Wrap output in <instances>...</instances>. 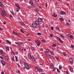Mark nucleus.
Instances as JSON below:
<instances>
[{
  "mask_svg": "<svg viewBox=\"0 0 74 74\" xmlns=\"http://www.w3.org/2000/svg\"><path fill=\"white\" fill-rule=\"evenodd\" d=\"M32 26L34 28H36L38 27L37 25H40V23L39 21H36L35 22V23H32Z\"/></svg>",
  "mask_w": 74,
  "mask_h": 74,
  "instance_id": "obj_1",
  "label": "nucleus"
},
{
  "mask_svg": "<svg viewBox=\"0 0 74 74\" xmlns=\"http://www.w3.org/2000/svg\"><path fill=\"white\" fill-rule=\"evenodd\" d=\"M1 13H0V14L3 17H5V16H7V14L3 10H1Z\"/></svg>",
  "mask_w": 74,
  "mask_h": 74,
  "instance_id": "obj_2",
  "label": "nucleus"
},
{
  "mask_svg": "<svg viewBox=\"0 0 74 74\" xmlns=\"http://www.w3.org/2000/svg\"><path fill=\"white\" fill-rule=\"evenodd\" d=\"M24 65L25 68L27 70H29V66L28 65L27 63H26V62H24Z\"/></svg>",
  "mask_w": 74,
  "mask_h": 74,
  "instance_id": "obj_3",
  "label": "nucleus"
},
{
  "mask_svg": "<svg viewBox=\"0 0 74 74\" xmlns=\"http://www.w3.org/2000/svg\"><path fill=\"white\" fill-rule=\"evenodd\" d=\"M35 42H36L37 44V45L39 47L40 45L41 44V42H40V41L39 40H36L35 41Z\"/></svg>",
  "mask_w": 74,
  "mask_h": 74,
  "instance_id": "obj_4",
  "label": "nucleus"
},
{
  "mask_svg": "<svg viewBox=\"0 0 74 74\" xmlns=\"http://www.w3.org/2000/svg\"><path fill=\"white\" fill-rule=\"evenodd\" d=\"M35 69L36 70H38V71L39 72H42V69L41 68H39L36 66L35 67Z\"/></svg>",
  "mask_w": 74,
  "mask_h": 74,
  "instance_id": "obj_5",
  "label": "nucleus"
},
{
  "mask_svg": "<svg viewBox=\"0 0 74 74\" xmlns=\"http://www.w3.org/2000/svg\"><path fill=\"white\" fill-rule=\"evenodd\" d=\"M28 58L29 60H31L32 59V54H30V53H29L28 54Z\"/></svg>",
  "mask_w": 74,
  "mask_h": 74,
  "instance_id": "obj_6",
  "label": "nucleus"
},
{
  "mask_svg": "<svg viewBox=\"0 0 74 74\" xmlns=\"http://www.w3.org/2000/svg\"><path fill=\"white\" fill-rule=\"evenodd\" d=\"M46 55H47L48 54V53H49V50L48 49H46V51H44Z\"/></svg>",
  "mask_w": 74,
  "mask_h": 74,
  "instance_id": "obj_7",
  "label": "nucleus"
},
{
  "mask_svg": "<svg viewBox=\"0 0 74 74\" xmlns=\"http://www.w3.org/2000/svg\"><path fill=\"white\" fill-rule=\"evenodd\" d=\"M68 36L70 38H73V36L71 35L70 34H68Z\"/></svg>",
  "mask_w": 74,
  "mask_h": 74,
  "instance_id": "obj_8",
  "label": "nucleus"
},
{
  "mask_svg": "<svg viewBox=\"0 0 74 74\" xmlns=\"http://www.w3.org/2000/svg\"><path fill=\"white\" fill-rule=\"evenodd\" d=\"M1 62L3 66H5V62L4 61V60H1Z\"/></svg>",
  "mask_w": 74,
  "mask_h": 74,
  "instance_id": "obj_9",
  "label": "nucleus"
},
{
  "mask_svg": "<svg viewBox=\"0 0 74 74\" xmlns=\"http://www.w3.org/2000/svg\"><path fill=\"white\" fill-rule=\"evenodd\" d=\"M69 61L71 63H73V60L71 58H69Z\"/></svg>",
  "mask_w": 74,
  "mask_h": 74,
  "instance_id": "obj_10",
  "label": "nucleus"
},
{
  "mask_svg": "<svg viewBox=\"0 0 74 74\" xmlns=\"http://www.w3.org/2000/svg\"><path fill=\"white\" fill-rule=\"evenodd\" d=\"M66 14V12H64V11H62L60 12L61 15H64V14Z\"/></svg>",
  "mask_w": 74,
  "mask_h": 74,
  "instance_id": "obj_11",
  "label": "nucleus"
},
{
  "mask_svg": "<svg viewBox=\"0 0 74 74\" xmlns=\"http://www.w3.org/2000/svg\"><path fill=\"white\" fill-rule=\"evenodd\" d=\"M0 53H1L2 55H4V51L3 50H0Z\"/></svg>",
  "mask_w": 74,
  "mask_h": 74,
  "instance_id": "obj_12",
  "label": "nucleus"
},
{
  "mask_svg": "<svg viewBox=\"0 0 74 74\" xmlns=\"http://www.w3.org/2000/svg\"><path fill=\"white\" fill-rule=\"evenodd\" d=\"M38 20L39 22H42L43 20L42 19L40 18H38Z\"/></svg>",
  "mask_w": 74,
  "mask_h": 74,
  "instance_id": "obj_13",
  "label": "nucleus"
},
{
  "mask_svg": "<svg viewBox=\"0 0 74 74\" xmlns=\"http://www.w3.org/2000/svg\"><path fill=\"white\" fill-rule=\"evenodd\" d=\"M15 6H16V7H17V8H20V7H19V5L17 3H15Z\"/></svg>",
  "mask_w": 74,
  "mask_h": 74,
  "instance_id": "obj_14",
  "label": "nucleus"
},
{
  "mask_svg": "<svg viewBox=\"0 0 74 74\" xmlns=\"http://www.w3.org/2000/svg\"><path fill=\"white\" fill-rule=\"evenodd\" d=\"M51 69H53V67H54V65H53V64L52 63L51 64Z\"/></svg>",
  "mask_w": 74,
  "mask_h": 74,
  "instance_id": "obj_15",
  "label": "nucleus"
},
{
  "mask_svg": "<svg viewBox=\"0 0 74 74\" xmlns=\"http://www.w3.org/2000/svg\"><path fill=\"white\" fill-rule=\"evenodd\" d=\"M34 11H36V12H39V10L37 8H35L34 9Z\"/></svg>",
  "mask_w": 74,
  "mask_h": 74,
  "instance_id": "obj_16",
  "label": "nucleus"
},
{
  "mask_svg": "<svg viewBox=\"0 0 74 74\" xmlns=\"http://www.w3.org/2000/svg\"><path fill=\"white\" fill-rule=\"evenodd\" d=\"M0 6H1V7H4V5H3V3H1V2L0 1Z\"/></svg>",
  "mask_w": 74,
  "mask_h": 74,
  "instance_id": "obj_17",
  "label": "nucleus"
},
{
  "mask_svg": "<svg viewBox=\"0 0 74 74\" xmlns=\"http://www.w3.org/2000/svg\"><path fill=\"white\" fill-rule=\"evenodd\" d=\"M49 53L51 55H54L55 54V53H54L53 52L51 51H49Z\"/></svg>",
  "mask_w": 74,
  "mask_h": 74,
  "instance_id": "obj_18",
  "label": "nucleus"
},
{
  "mask_svg": "<svg viewBox=\"0 0 74 74\" xmlns=\"http://www.w3.org/2000/svg\"><path fill=\"white\" fill-rule=\"evenodd\" d=\"M31 59L33 61H34V62L36 60L35 59V58H34V56H32Z\"/></svg>",
  "mask_w": 74,
  "mask_h": 74,
  "instance_id": "obj_19",
  "label": "nucleus"
},
{
  "mask_svg": "<svg viewBox=\"0 0 74 74\" xmlns=\"http://www.w3.org/2000/svg\"><path fill=\"white\" fill-rule=\"evenodd\" d=\"M20 23L21 25H22V26H25V24H24V23H23L22 22H20Z\"/></svg>",
  "mask_w": 74,
  "mask_h": 74,
  "instance_id": "obj_20",
  "label": "nucleus"
},
{
  "mask_svg": "<svg viewBox=\"0 0 74 74\" xmlns=\"http://www.w3.org/2000/svg\"><path fill=\"white\" fill-rule=\"evenodd\" d=\"M29 1L30 3V4L31 5L33 4V0H30Z\"/></svg>",
  "mask_w": 74,
  "mask_h": 74,
  "instance_id": "obj_21",
  "label": "nucleus"
},
{
  "mask_svg": "<svg viewBox=\"0 0 74 74\" xmlns=\"http://www.w3.org/2000/svg\"><path fill=\"white\" fill-rule=\"evenodd\" d=\"M71 47L72 49H74V46L73 45H71Z\"/></svg>",
  "mask_w": 74,
  "mask_h": 74,
  "instance_id": "obj_22",
  "label": "nucleus"
},
{
  "mask_svg": "<svg viewBox=\"0 0 74 74\" xmlns=\"http://www.w3.org/2000/svg\"><path fill=\"white\" fill-rule=\"evenodd\" d=\"M46 55V56H47V57H48V58H51V56L50 54H47V55Z\"/></svg>",
  "mask_w": 74,
  "mask_h": 74,
  "instance_id": "obj_23",
  "label": "nucleus"
},
{
  "mask_svg": "<svg viewBox=\"0 0 74 74\" xmlns=\"http://www.w3.org/2000/svg\"><path fill=\"white\" fill-rule=\"evenodd\" d=\"M69 70L71 71L72 72V73H73V69L71 68H70L69 69Z\"/></svg>",
  "mask_w": 74,
  "mask_h": 74,
  "instance_id": "obj_24",
  "label": "nucleus"
},
{
  "mask_svg": "<svg viewBox=\"0 0 74 74\" xmlns=\"http://www.w3.org/2000/svg\"><path fill=\"white\" fill-rule=\"evenodd\" d=\"M19 10H20V8H16V10L17 12H19Z\"/></svg>",
  "mask_w": 74,
  "mask_h": 74,
  "instance_id": "obj_25",
  "label": "nucleus"
},
{
  "mask_svg": "<svg viewBox=\"0 0 74 74\" xmlns=\"http://www.w3.org/2000/svg\"><path fill=\"white\" fill-rule=\"evenodd\" d=\"M9 59V57L7 56H6L5 57V60H8Z\"/></svg>",
  "mask_w": 74,
  "mask_h": 74,
  "instance_id": "obj_26",
  "label": "nucleus"
},
{
  "mask_svg": "<svg viewBox=\"0 0 74 74\" xmlns=\"http://www.w3.org/2000/svg\"><path fill=\"white\" fill-rule=\"evenodd\" d=\"M16 44L17 45H18V46H20L21 45V43L20 42H18L16 43Z\"/></svg>",
  "mask_w": 74,
  "mask_h": 74,
  "instance_id": "obj_27",
  "label": "nucleus"
},
{
  "mask_svg": "<svg viewBox=\"0 0 74 74\" xmlns=\"http://www.w3.org/2000/svg\"><path fill=\"white\" fill-rule=\"evenodd\" d=\"M15 58H16V62H18V57L15 56Z\"/></svg>",
  "mask_w": 74,
  "mask_h": 74,
  "instance_id": "obj_28",
  "label": "nucleus"
},
{
  "mask_svg": "<svg viewBox=\"0 0 74 74\" xmlns=\"http://www.w3.org/2000/svg\"><path fill=\"white\" fill-rule=\"evenodd\" d=\"M56 29L58 30H60V29L59 27L57 26V27H56Z\"/></svg>",
  "mask_w": 74,
  "mask_h": 74,
  "instance_id": "obj_29",
  "label": "nucleus"
},
{
  "mask_svg": "<svg viewBox=\"0 0 74 74\" xmlns=\"http://www.w3.org/2000/svg\"><path fill=\"white\" fill-rule=\"evenodd\" d=\"M6 42H8V44H11V43L10 42V41L8 40H6Z\"/></svg>",
  "mask_w": 74,
  "mask_h": 74,
  "instance_id": "obj_30",
  "label": "nucleus"
},
{
  "mask_svg": "<svg viewBox=\"0 0 74 74\" xmlns=\"http://www.w3.org/2000/svg\"><path fill=\"white\" fill-rule=\"evenodd\" d=\"M60 19L61 20V21H63L64 20L63 18H60Z\"/></svg>",
  "mask_w": 74,
  "mask_h": 74,
  "instance_id": "obj_31",
  "label": "nucleus"
},
{
  "mask_svg": "<svg viewBox=\"0 0 74 74\" xmlns=\"http://www.w3.org/2000/svg\"><path fill=\"white\" fill-rule=\"evenodd\" d=\"M61 39H60V38L58 37L57 38V40H58V41H60V40Z\"/></svg>",
  "mask_w": 74,
  "mask_h": 74,
  "instance_id": "obj_32",
  "label": "nucleus"
},
{
  "mask_svg": "<svg viewBox=\"0 0 74 74\" xmlns=\"http://www.w3.org/2000/svg\"><path fill=\"white\" fill-rule=\"evenodd\" d=\"M63 54L65 56H66V52H63Z\"/></svg>",
  "mask_w": 74,
  "mask_h": 74,
  "instance_id": "obj_33",
  "label": "nucleus"
},
{
  "mask_svg": "<svg viewBox=\"0 0 74 74\" xmlns=\"http://www.w3.org/2000/svg\"><path fill=\"white\" fill-rule=\"evenodd\" d=\"M42 41L43 42H45V39H43L42 40Z\"/></svg>",
  "mask_w": 74,
  "mask_h": 74,
  "instance_id": "obj_34",
  "label": "nucleus"
},
{
  "mask_svg": "<svg viewBox=\"0 0 74 74\" xmlns=\"http://www.w3.org/2000/svg\"><path fill=\"white\" fill-rule=\"evenodd\" d=\"M31 49H32V50H34L35 49L32 47H31Z\"/></svg>",
  "mask_w": 74,
  "mask_h": 74,
  "instance_id": "obj_35",
  "label": "nucleus"
},
{
  "mask_svg": "<svg viewBox=\"0 0 74 74\" xmlns=\"http://www.w3.org/2000/svg\"><path fill=\"white\" fill-rule=\"evenodd\" d=\"M20 62L21 63H23V60H20Z\"/></svg>",
  "mask_w": 74,
  "mask_h": 74,
  "instance_id": "obj_36",
  "label": "nucleus"
},
{
  "mask_svg": "<svg viewBox=\"0 0 74 74\" xmlns=\"http://www.w3.org/2000/svg\"><path fill=\"white\" fill-rule=\"evenodd\" d=\"M62 69V66L60 65L59 66V70H61Z\"/></svg>",
  "mask_w": 74,
  "mask_h": 74,
  "instance_id": "obj_37",
  "label": "nucleus"
},
{
  "mask_svg": "<svg viewBox=\"0 0 74 74\" xmlns=\"http://www.w3.org/2000/svg\"><path fill=\"white\" fill-rule=\"evenodd\" d=\"M66 25L67 26H68V25H70V23L69 22H67L66 23Z\"/></svg>",
  "mask_w": 74,
  "mask_h": 74,
  "instance_id": "obj_38",
  "label": "nucleus"
},
{
  "mask_svg": "<svg viewBox=\"0 0 74 74\" xmlns=\"http://www.w3.org/2000/svg\"><path fill=\"white\" fill-rule=\"evenodd\" d=\"M6 49L8 51H9V47L8 46L6 47Z\"/></svg>",
  "mask_w": 74,
  "mask_h": 74,
  "instance_id": "obj_39",
  "label": "nucleus"
},
{
  "mask_svg": "<svg viewBox=\"0 0 74 74\" xmlns=\"http://www.w3.org/2000/svg\"><path fill=\"white\" fill-rule=\"evenodd\" d=\"M59 42H60V43H63V41H62V40H59Z\"/></svg>",
  "mask_w": 74,
  "mask_h": 74,
  "instance_id": "obj_40",
  "label": "nucleus"
},
{
  "mask_svg": "<svg viewBox=\"0 0 74 74\" xmlns=\"http://www.w3.org/2000/svg\"><path fill=\"white\" fill-rule=\"evenodd\" d=\"M13 33L14 35H15V34H16V33L14 31L13 32Z\"/></svg>",
  "mask_w": 74,
  "mask_h": 74,
  "instance_id": "obj_41",
  "label": "nucleus"
},
{
  "mask_svg": "<svg viewBox=\"0 0 74 74\" xmlns=\"http://www.w3.org/2000/svg\"><path fill=\"white\" fill-rule=\"evenodd\" d=\"M53 36V34H51L50 35V36L51 37H52Z\"/></svg>",
  "mask_w": 74,
  "mask_h": 74,
  "instance_id": "obj_42",
  "label": "nucleus"
},
{
  "mask_svg": "<svg viewBox=\"0 0 74 74\" xmlns=\"http://www.w3.org/2000/svg\"><path fill=\"white\" fill-rule=\"evenodd\" d=\"M61 37H63V38H64V36H63V35H60Z\"/></svg>",
  "mask_w": 74,
  "mask_h": 74,
  "instance_id": "obj_43",
  "label": "nucleus"
},
{
  "mask_svg": "<svg viewBox=\"0 0 74 74\" xmlns=\"http://www.w3.org/2000/svg\"><path fill=\"white\" fill-rule=\"evenodd\" d=\"M39 50L40 51H43V49L42 48L39 49Z\"/></svg>",
  "mask_w": 74,
  "mask_h": 74,
  "instance_id": "obj_44",
  "label": "nucleus"
},
{
  "mask_svg": "<svg viewBox=\"0 0 74 74\" xmlns=\"http://www.w3.org/2000/svg\"><path fill=\"white\" fill-rule=\"evenodd\" d=\"M31 6L32 8H34V5L32 4L31 5Z\"/></svg>",
  "mask_w": 74,
  "mask_h": 74,
  "instance_id": "obj_45",
  "label": "nucleus"
},
{
  "mask_svg": "<svg viewBox=\"0 0 74 74\" xmlns=\"http://www.w3.org/2000/svg\"><path fill=\"white\" fill-rule=\"evenodd\" d=\"M57 71L58 73H60V71L59 70V69H57Z\"/></svg>",
  "mask_w": 74,
  "mask_h": 74,
  "instance_id": "obj_46",
  "label": "nucleus"
},
{
  "mask_svg": "<svg viewBox=\"0 0 74 74\" xmlns=\"http://www.w3.org/2000/svg\"><path fill=\"white\" fill-rule=\"evenodd\" d=\"M53 47H56V44H53L52 45Z\"/></svg>",
  "mask_w": 74,
  "mask_h": 74,
  "instance_id": "obj_47",
  "label": "nucleus"
},
{
  "mask_svg": "<svg viewBox=\"0 0 74 74\" xmlns=\"http://www.w3.org/2000/svg\"><path fill=\"white\" fill-rule=\"evenodd\" d=\"M15 36H19V34L16 33V34H15Z\"/></svg>",
  "mask_w": 74,
  "mask_h": 74,
  "instance_id": "obj_48",
  "label": "nucleus"
},
{
  "mask_svg": "<svg viewBox=\"0 0 74 74\" xmlns=\"http://www.w3.org/2000/svg\"><path fill=\"white\" fill-rule=\"evenodd\" d=\"M51 30H52V31L53 30V27H51Z\"/></svg>",
  "mask_w": 74,
  "mask_h": 74,
  "instance_id": "obj_49",
  "label": "nucleus"
},
{
  "mask_svg": "<svg viewBox=\"0 0 74 74\" xmlns=\"http://www.w3.org/2000/svg\"><path fill=\"white\" fill-rule=\"evenodd\" d=\"M21 33H24V32H23V30L21 29Z\"/></svg>",
  "mask_w": 74,
  "mask_h": 74,
  "instance_id": "obj_50",
  "label": "nucleus"
},
{
  "mask_svg": "<svg viewBox=\"0 0 74 74\" xmlns=\"http://www.w3.org/2000/svg\"><path fill=\"white\" fill-rule=\"evenodd\" d=\"M37 34H38V35H41V33H39V32H38Z\"/></svg>",
  "mask_w": 74,
  "mask_h": 74,
  "instance_id": "obj_51",
  "label": "nucleus"
},
{
  "mask_svg": "<svg viewBox=\"0 0 74 74\" xmlns=\"http://www.w3.org/2000/svg\"><path fill=\"white\" fill-rule=\"evenodd\" d=\"M17 65L18 66V67H20V65L19 64V63H17Z\"/></svg>",
  "mask_w": 74,
  "mask_h": 74,
  "instance_id": "obj_52",
  "label": "nucleus"
},
{
  "mask_svg": "<svg viewBox=\"0 0 74 74\" xmlns=\"http://www.w3.org/2000/svg\"><path fill=\"white\" fill-rule=\"evenodd\" d=\"M12 54L13 55H14V52L13 51H12Z\"/></svg>",
  "mask_w": 74,
  "mask_h": 74,
  "instance_id": "obj_53",
  "label": "nucleus"
},
{
  "mask_svg": "<svg viewBox=\"0 0 74 74\" xmlns=\"http://www.w3.org/2000/svg\"><path fill=\"white\" fill-rule=\"evenodd\" d=\"M12 61H14V57L13 56L12 58Z\"/></svg>",
  "mask_w": 74,
  "mask_h": 74,
  "instance_id": "obj_54",
  "label": "nucleus"
},
{
  "mask_svg": "<svg viewBox=\"0 0 74 74\" xmlns=\"http://www.w3.org/2000/svg\"><path fill=\"white\" fill-rule=\"evenodd\" d=\"M56 59L57 60H59V58L58 57H56Z\"/></svg>",
  "mask_w": 74,
  "mask_h": 74,
  "instance_id": "obj_55",
  "label": "nucleus"
},
{
  "mask_svg": "<svg viewBox=\"0 0 74 74\" xmlns=\"http://www.w3.org/2000/svg\"><path fill=\"white\" fill-rule=\"evenodd\" d=\"M1 74H4V72L3 71H2L1 72Z\"/></svg>",
  "mask_w": 74,
  "mask_h": 74,
  "instance_id": "obj_56",
  "label": "nucleus"
},
{
  "mask_svg": "<svg viewBox=\"0 0 74 74\" xmlns=\"http://www.w3.org/2000/svg\"><path fill=\"white\" fill-rule=\"evenodd\" d=\"M0 58L1 59H3V57L2 56H0Z\"/></svg>",
  "mask_w": 74,
  "mask_h": 74,
  "instance_id": "obj_57",
  "label": "nucleus"
},
{
  "mask_svg": "<svg viewBox=\"0 0 74 74\" xmlns=\"http://www.w3.org/2000/svg\"><path fill=\"white\" fill-rule=\"evenodd\" d=\"M57 52L58 53H60V51H59V50H57Z\"/></svg>",
  "mask_w": 74,
  "mask_h": 74,
  "instance_id": "obj_58",
  "label": "nucleus"
},
{
  "mask_svg": "<svg viewBox=\"0 0 74 74\" xmlns=\"http://www.w3.org/2000/svg\"><path fill=\"white\" fill-rule=\"evenodd\" d=\"M10 17L11 18H12V15H11V14H10Z\"/></svg>",
  "mask_w": 74,
  "mask_h": 74,
  "instance_id": "obj_59",
  "label": "nucleus"
},
{
  "mask_svg": "<svg viewBox=\"0 0 74 74\" xmlns=\"http://www.w3.org/2000/svg\"><path fill=\"white\" fill-rule=\"evenodd\" d=\"M56 70V68H54L53 69V71H55Z\"/></svg>",
  "mask_w": 74,
  "mask_h": 74,
  "instance_id": "obj_60",
  "label": "nucleus"
},
{
  "mask_svg": "<svg viewBox=\"0 0 74 74\" xmlns=\"http://www.w3.org/2000/svg\"><path fill=\"white\" fill-rule=\"evenodd\" d=\"M18 73H20V71L18 70Z\"/></svg>",
  "mask_w": 74,
  "mask_h": 74,
  "instance_id": "obj_61",
  "label": "nucleus"
},
{
  "mask_svg": "<svg viewBox=\"0 0 74 74\" xmlns=\"http://www.w3.org/2000/svg\"><path fill=\"white\" fill-rule=\"evenodd\" d=\"M40 67H42V64H40Z\"/></svg>",
  "mask_w": 74,
  "mask_h": 74,
  "instance_id": "obj_62",
  "label": "nucleus"
},
{
  "mask_svg": "<svg viewBox=\"0 0 74 74\" xmlns=\"http://www.w3.org/2000/svg\"><path fill=\"white\" fill-rule=\"evenodd\" d=\"M66 74H69V73L68 72H66Z\"/></svg>",
  "mask_w": 74,
  "mask_h": 74,
  "instance_id": "obj_63",
  "label": "nucleus"
},
{
  "mask_svg": "<svg viewBox=\"0 0 74 74\" xmlns=\"http://www.w3.org/2000/svg\"><path fill=\"white\" fill-rule=\"evenodd\" d=\"M26 36H29V34H26Z\"/></svg>",
  "mask_w": 74,
  "mask_h": 74,
  "instance_id": "obj_64",
  "label": "nucleus"
}]
</instances>
